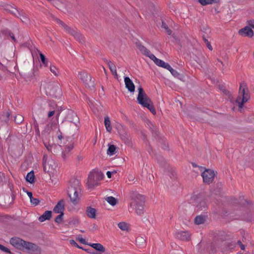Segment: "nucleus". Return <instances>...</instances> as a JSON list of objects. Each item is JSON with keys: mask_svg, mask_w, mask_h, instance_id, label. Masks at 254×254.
Returning <instances> with one entry per match:
<instances>
[{"mask_svg": "<svg viewBox=\"0 0 254 254\" xmlns=\"http://www.w3.org/2000/svg\"><path fill=\"white\" fill-rule=\"evenodd\" d=\"M10 243L20 250L26 249L31 254H40L41 249L36 245L24 241L23 239H10Z\"/></svg>", "mask_w": 254, "mask_h": 254, "instance_id": "f257e3e1", "label": "nucleus"}, {"mask_svg": "<svg viewBox=\"0 0 254 254\" xmlns=\"http://www.w3.org/2000/svg\"><path fill=\"white\" fill-rule=\"evenodd\" d=\"M81 184L78 180L74 179L71 182L70 186L68 188V195L71 202L76 204L80 199L81 195Z\"/></svg>", "mask_w": 254, "mask_h": 254, "instance_id": "f03ea898", "label": "nucleus"}, {"mask_svg": "<svg viewBox=\"0 0 254 254\" xmlns=\"http://www.w3.org/2000/svg\"><path fill=\"white\" fill-rule=\"evenodd\" d=\"M138 94L137 97V103L143 107L147 108L153 114H156L153 103L150 98L144 91L141 86L138 88Z\"/></svg>", "mask_w": 254, "mask_h": 254, "instance_id": "7ed1b4c3", "label": "nucleus"}, {"mask_svg": "<svg viewBox=\"0 0 254 254\" xmlns=\"http://www.w3.org/2000/svg\"><path fill=\"white\" fill-rule=\"evenodd\" d=\"M45 92L47 95L55 98H59L62 95L60 84L58 82H51L45 86Z\"/></svg>", "mask_w": 254, "mask_h": 254, "instance_id": "20e7f679", "label": "nucleus"}, {"mask_svg": "<svg viewBox=\"0 0 254 254\" xmlns=\"http://www.w3.org/2000/svg\"><path fill=\"white\" fill-rule=\"evenodd\" d=\"M43 167L44 171L50 175L56 171L58 167L57 162L51 157L44 154L43 157Z\"/></svg>", "mask_w": 254, "mask_h": 254, "instance_id": "39448f33", "label": "nucleus"}, {"mask_svg": "<svg viewBox=\"0 0 254 254\" xmlns=\"http://www.w3.org/2000/svg\"><path fill=\"white\" fill-rule=\"evenodd\" d=\"M103 177V175L98 171L91 172L89 176L87 182V186L88 188H93L98 185L99 182Z\"/></svg>", "mask_w": 254, "mask_h": 254, "instance_id": "423d86ee", "label": "nucleus"}, {"mask_svg": "<svg viewBox=\"0 0 254 254\" xmlns=\"http://www.w3.org/2000/svg\"><path fill=\"white\" fill-rule=\"evenodd\" d=\"M246 84L245 83L243 82L241 83L239 89V94L243 96L242 99L241 100V97H239L236 99V102L238 104V106L240 108H242L244 103L247 102L248 99L250 98V96L248 93H246Z\"/></svg>", "mask_w": 254, "mask_h": 254, "instance_id": "0eeeda50", "label": "nucleus"}, {"mask_svg": "<svg viewBox=\"0 0 254 254\" xmlns=\"http://www.w3.org/2000/svg\"><path fill=\"white\" fill-rule=\"evenodd\" d=\"M129 197L130 199V205L131 206L140 203V201H145L143 195L140 194L136 191H130L129 192Z\"/></svg>", "mask_w": 254, "mask_h": 254, "instance_id": "6e6552de", "label": "nucleus"}, {"mask_svg": "<svg viewBox=\"0 0 254 254\" xmlns=\"http://www.w3.org/2000/svg\"><path fill=\"white\" fill-rule=\"evenodd\" d=\"M78 77L85 84L86 86L92 88L94 86V81L92 80L91 77L85 71H81L78 73Z\"/></svg>", "mask_w": 254, "mask_h": 254, "instance_id": "1a4fd4ad", "label": "nucleus"}, {"mask_svg": "<svg viewBox=\"0 0 254 254\" xmlns=\"http://www.w3.org/2000/svg\"><path fill=\"white\" fill-rule=\"evenodd\" d=\"M215 175L214 171L211 169H205L201 174L203 182L208 184L213 181Z\"/></svg>", "mask_w": 254, "mask_h": 254, "instance_id": "9d476101", "label": "nucleus"}, {"mask_svg": "<svg viewBox=\"0 0 254 254\" xmlns=\"http://www.w3.org/2000/svg\"><path fill=\"white\" fill-rule=\"evenodd\" d=\"M194 205L196 211H200L205 209L207 206L206 199L203 197L197 198L194 202Z\"/></svg>", "mask_w": 254, "mask_h": 254, "instance_id": "9b49d317", "label": "nucleus"}, {"mask_svg": "<svg viewBox=\"0 0 254 254\" xmlns=\"http://www.w3.org/2000/svg\"><path fill=\"white\" fill-rule=\"evenodd\" d=\"M239 34L243 36L251 38L254 36V32L249 26H246L239 31Z\"/></svg>", "mask_w": 254, "mask_h": 254, "instance_id": "f8f14e48", "label": "nucleus"}, {"mask_svg": "<svg viewBox=\"0 0 254 254\" xmlns=\"http://www.w3.org/2000/svg\"><path fill=\"white\" fill-rule=\"evenodd\" d=\"M66 32L74 36V38L80 43H82L84 41L83 36L79 33L77 30L73 29L70 27V30H67Z\"/></svg>", "mask_w": 254, "mask_h": 254, "instance_id": "ddd939ff", "label": "nucleus"}, {"mask_svg": "<svg viewBox=\"0 0 254 254\" xmlns=\"http://www.w3.org/2000/svg\"><path fill=\"white\" fill-rule=\"evenodd\" d=\"M89 246L94 249L98 254H102L105 252V247L100 243H89Z\"/></svg>", "mask_w": 254, "mask_h": 254, "instance_id": "4468645a", "label": "nucleus"}, {"mask_svg": "<svg viewBox=\"0 0 254 254\" xmlns=\"http://www.w3.org/2000/svg\"><path fill=\"white\" fill-rule=\"evenodd\" d=\"M64 207V201L62 199L59 201L54 208L53 211L56 213H63Z\"/></svg>", "mask_w": 254, "mask_h": 254, "instance_id": "2eb2a0df", "label": "nucleus"}, {"mask_svg": "<svg viewBox=\"0 0 254 254\" xmlns=\"http://www.w3.org/2000/svg\"><path fill=\"white\" fill-rule=\"evenodd\" d=\"M150 59L158 66L166 68L169 64L164 62L163 61L157 58L154 55L151 56Z\"/></svg>", "mask_w": 254, "mask_h": 254, "instance_id": "dca6fc26", "label": "nucleus"}, {"mask_svg": "<svg viewBox=\"0 0 254 254\" xmlns=\"http://www.w3.org/2000/svg\"><path fill=\"white\" fill-rule=\"evenodd\" d=\"M125 83L126 87L130 92H133L135 90V86L131 81V80L128 77H125L124 78Z\"/></svg>", "mask_w": 254, "mask_h": 254, "instance_id": "f3484780", "label": "nucleus"}, {"mask_svg": "<svg viewBox=\"0 0 254 254\" xmlns=\"http://www.w3.org/2000/svg\"><path fill=\"white\" fill-rule=\"evenodd\" d=\"M73 147L74 145L73 143H70L65 147L64 150L62 152V157L64 159L70 155V151Z\"/></svg>", "mask_w": 254, "mask_h": 254, "instance_id": "a211bd4d", "label": "nucleus"}, {"mask_svg": "<svg viewBox=\"0 0 254 254\" xmlns=\"http://www.w3.org/2000/svg\"><path fill=\"white\" fill-rule=\"evenodd\" d=\"M137 48L140 51V52L146 57L149 58L150 59L151 56H153L154 55L151 54L150 51L148 50L146 47L141 44H137Z\"/></svg>", "mask_w": 254, "mask_h": 254, "instance_id": "6ab92c4d", "label": "nucleus"}, {"mask_svg": "<svg viewBox=\"0 0 254 254\" xmlns=\"http://www.w3.org/2000/svg\"><path fill=\"white\" fill-rule=\"evenodd\" d=\"M145 201H140V203H138V204H135L133 205L132 206L134 207L135 209V211L136 213L138 215H141L144 212V204Z\"/></svg>", "mask_w": 254, "mask_h": 254, "instance_id": "aec40b11", "label": "nucleus"}, {"mask_svg": "<svg viewBox=\"0 0 254 254\" xmlns=\"http://www.w3.org/2000/svg\"><path fill=\"white\" fill-rule=\"evenodd\" d=\"M104 61L107 64L112 74L117 77V72L116 66L110 60L105 59H104Z\"/></svg>", "mask_w": 254, "mask_h": 254, "instance_id": "412c9836", "label": "nucleus"}, {"mask_svg": "<svg viewBox=\"0 0 254 254\" xmlns=\"http://www.w3.org/2000/svg\"><path fill=\"white\" fill-rule=\"evenodd\" d=\"M52 217V211L47 210L41 216H40L38 220L39 221L43 222L46 220H50Z\"/></svg>", "mask_w": 254, "mask_h": 254, "instance_id": "4be33fe9", "label": "nucleus"}, {"mask_svg": "<svg viewBox=\"0 0 254 254\" xmlns=\"http://www.w3.org/2000/svg\"><path fill=\"white\" fill-rule=\"evenodd\" d=\"M177 238H189L190 234L189 231H178L176 233Z\"/></svg>", "mask_w": 254, "mask_h": 254, "instance_id": "5701e85b", "label": "nucleus"}, {"mask_svg": "<svg viewBox=\"0 0 254 254\" xmlns=\"http://www.w3.org/2000/svg\"><path fill=\"white\" fill-rule=\"evenodd\" d=\"M86 214L87 215L91 218H95L96 214V210L92 208L91 207H88L86 209Z\"/></svg>", "mask_w": 254, "mask_h": 254, "instance_id": "b1692460", "label": "nucleus"}, {"mask_svg": "<svg viewBox=\"0 0 254 254\" xmlns=\"http://www.w3.org/2000/svg\"><path fill=\"white\" fill-rule=\"evenodd\" d=\"M206 216L199 215L197 216L194 219V223L197 225L203 224L206 220Z\"/></svg>", "mask_w": 254, "mask_h": 254, "instance_id": "393cba45", "label": "nucleus"}, {"mask_svg": "<svg viewBox=\"0 0 254 254\" xmlns=\"http://www.w3.org/2000/svg\"><path fill=\"white\" fill-rule=\"evenodd\" d=\"M104 124L107 131L110 132L112 129V127L111 125V122L109 117L107 116L105 117Z\"/></svg>", "mask_w": 254, "mask_h": 254, "instance_id": "a878e982", "label": "nucleus"}, {"mask_svg": "<svg viewBox=\"0 0 254 254\" xmlns=\"http://www.w3.org/2000/svg\"><path fill=\"white\" fill-rule=\"evenodd\" d=\"M26 180L27 182L32 184L34 182V175L33 171H31L28 173L26 177Z\"/></svg>", "mask_w": 254, "mask_h": 254, "instance_id": "bb28decb", "label": "nucleus"}, {"mask_svg": "<svg viewBox=\"0 0 254 254\" xmlns=\"http://www.w3.org/2000/svg\"><path fill=\"white\" fill-rule=\"evenodd\" d=\"M218 1V0H198V2L202 5H206L208 4H212L214 3H216Z\"/></svg>", "mask_w": 254, "mask_h": 254, "instance_id": "cd10ccee", "label": "nucleus"}, {"mask_svg": "<svg viewBox=\"0 0 254 254\" xmlns=\"http://www.w3.org/2000/svg\"><path fill=\"white\" fill-rule=\"evenodd\" d=\"M105 199L112 206L115 205L117 203V200L113 196H108Z\"/></svg>", "mask_w": 254, "mask_h": 254, "instance_id": "c85d7f7f", "label": "nucleus"}, {"mask_svg": "<svg viewBox=\"0 0 254 254\" xmlns=\"http://www.w3.org/2000/svg\"><path fill=\"white\" fill-rule=\"evenodd\" d=\"M55 21L56 22V23L58 24H59L60 25H61L62 27H63L64 28V29L65 30V31L66 32L67 30H70V27L69 26H68L67 25H66L65 23H64L62 20H61L60 19H58V18H56L55 19Z\"/></svg>", "mask_w": 254, "mask_h": 254, "instance_id": "c756f323", "label": "nucleus"}, {"mask_svg": "<svg viewBox=\"0 0 254 254\" xmlns=\"http://www.w3.org/2000/svg\"><path fill=\"white\" fill-rule=\"evenodd\" d=\"M118 227L122 230L125 231L128 229L129 225L125 222H122L118 224Z\"/></svg>", "mask_w": 254, "mask_h": 254, "instance_id": "7c9ffc66", "label": "nucleus"}, {"mask_svg": "<svg viewBox=\"0 0 254 254\" xmlns=\"http://www.w3.org/2000/svg\"><path fill=\"white\" fill-rule=\"evenodd\" d=\"M10 116V114L8 112H6L5 113H3L0 116V120L4 121L5 122H7L9 120V117Z\"/></svg>", "mask_w": 254, "mask_h": 254, "instance_id": "2f4dec72", "label": "nucleus"}, {"mask_svg": "<svg viewBox=\"0 0 254 254\" xmlns=\"http://www.w3.org/2000/svg\"><path fill=\"white\" fill-rule=\"evenodd\" d=\"M116 150V147L114 145H111L109 146L107 154L110 155H113L115 154Z\"/></svg>", "mask_w": 254, "mask_h": 254, "instance_id": "473e14b6", "label": "nucleus"}, {"mask_svg": "<svg viewBox=\"0 0 254 254\" xmlns=\"http://www.w3.org/2000/svg\"><path fill=\"white\" fill-rule=\"evenodd\" d=\"M135 243L137 246L142 247L145 245V239H135Z\"/></svg>", "mask_w": 254, "mask_h": 254, "instance_id": "72a5a7b5", "label": "nucleus"}, {"mask_svg": "<svg viewBox=\"0 0 254 254\" xmlns=\"http://www.w3.org/2000/svg\"><path fill=\"white\" fill-rule=\"evenodd\" d=\"M50 69L51 72H52L55 76H58L59 74V70L54 65H51L50 67Z\"/></svg>", "mask_w": 254, "mask_h": 254, "instance_id": "f704fd0d", "label": "nucleus"}, {"mask_svg": "<svg viewBox=\"0 0 254 254\" xmlns=\"http://www.w3.org/2000/svg\"><path fill=\"white\" fill-rule=\"evenodd\" d=\"M167 69H168V70H169L170 71V72L171 73V74L174 75V76H177L179 75V73L177 72V70H176L175 69H173L171 66L170 64L168 65V66H167V67L166 68Z\"/></svg>", "mask_w": 254, "mask_h": 254, "instance_id": "c9c22d12", "label": "nucleus"}, {"mask_svg": "<svg viewBox=\"0 0 254 254\" xmlns=\"http://www.w3.org/2000/svg\"><path fill=\"white\" fill-rule=\"evenodd\" d=\"M40 59L41 60L42 63L45 66H48V61L46 60L45 56L42 54H40Z\"/></svg>", "mask_w": 254, "mask_h": 254, "instance_id": "e433bc0d", "label": "nucleus"}, {"mask_svg": "<svg viewBox=\"0 0 254 254\" xmlns=\"http://www.w3.org/2000/svg\"><path fill=\"white\" fill-rule=\"evenodd\" d=\"M23 120H24L23 117L20 115H18L15 117L14 120H15V122L16 124H18L22 123L23 122Z\"/></svg>", "mask_w": 254, "mask_h": 254, "instance_id": "4c0bfd02", "label": "nucleus"}, {"mask_svg": "<svg viewBox=\"0 0 254 254\" xmlns=\"http://www.w3.org/2000/svg\"><path fill=\"white\" fill-rule=\"evenodd\" d=\"M48 106L50 110L56 109L57 108L56 103L53 101H49L48 102Z\"/></svg>", "mask_w": 254, "mask_h": 254, "instance_id": "58836bf2", "label": "nucleus"}, {"mask_svg": "<svg viewBox=\"0 0 254 254\" xmlns=\"http://www.w3.org/2000/svg\"><path fill=\"white\" fill-rule=\"evenodd\" d=\"M69 243L72 246H74L81 250L83 249V247L79 246L77 242H75L73 239H70Z\"/></svg>", "mask_w": 254, "mask_h": 254, "instance_id": "ea45409f", "label": "nucleus"}, {"mask_svg": "<svg viewBox=\"0 0 254 254\" xmlns=\"http://www.w3.org/2000/svg\"><path fill=\"white\" fill-rule=\"evenodd\" d=\"M64 213H60L55 218V222L57 223H60L62 222L63 219Z\"/></svg>", "mask_w": 254, "mask_h": 254, "instance_id": "a19ab883", "label": "nucleus"}, {"mask_svg": "<svg viewBox=\"0 0 254 254\" xmlns=\"http://www.w3.org/2000/svg\"><path fill=\"white\" fill-rule=\"evenodd\" d=\"M0 250L6 253L10 254H12V253L11 252V251H10V250L9 249L3 246V245H2L1 244H0Z\"/></svg>", "mask_w": 254, "mask_h": 254, "instance_id": "79ce46f5", "label": "nucleus"}, {"mask_svg": "<svg viewBox=\"0 0 254 254\" xmlns=\"http://www.w3.org/2000/svg\"><path fill=\"white\" fill-rule=\"evenodd\" d=\"M30 202L33 205H34V206H36L39 203L40 200H39V199L37 198H34L33 197L32 198L30 199Z\"/></svg>", "mask_w": 254, "mask_h": 254, "instance_id": "37998d69", "label": "nucleus"}, {"mask_svg": "<svg viewBox=\"0 0 254 254\" xmlns=\"http://www.w3.org/2000/svg\"><path fill=\"white\" fill-rule=\"evenodd\" d=\"M82 250L86 251L87 253H88L90 254H98L97 252H95V251H94L92 249H90V248L85 249V248H83V249H82Z\"/></svg>", "mask_w": 254, "mask_h": 254, "instance_id": "c03bdc74", "label": "nucleus"}, {"mask_svg": "<svg viewBox=\"0 0 254 254\" xmlns=\"http://www.w3.org/2000/svg\"><path fill=\"white\" fill-rule=\"evenodd\" d=\"M213 236L214 237H215V238H216V237H222L225 236V235H224V232H215L214 233V236Z\"/></svg>", "mask_w": 254, "mask_h": 254, "instance_id": "a18cd8bd", "label": "nucleus"}, {"mask_svg": "<svg viewBox=\"0 0 254 254\" xmlns=\"http://www.w3.org/2000/svg\"><path fill=\"white\" fill-rule=\"evenodd\" d=\"M5 34L8 35L14 42L16 41L14 35L10 31H7Z\"/></svg>", "mask_w": 254, "mask_h": 254, "instance_id": "49530a36", "label": "nucleus"}, {"mask_svg": "<svg viewBox=\"0 0 254 254\" xmlns=\"http://www.w3.org/2000/svg\"><path fill=\"white\" fill-rule=\"evenodd\" d=\"M76 240H77L79 243H81V244H84V245H88L89 246V243L87 241H86V239H76Z\"/></svg>", "mask_w": 254, "mask_h": 254, "instance_id": "de8ad7c7", "label": "nucleus"}, {"mask_svg": "<svg viewBox=\"0 0 254 254\" xmlns=\"http://www.w3.org/2000/svg\"><path fill=\"white\" fill-rule=\"evenodd\" d=\"M248 25L251 27V28L254 29V20H250L248 21Z\"/></svg>", "mask_w": 254, "mask_h": 254, "instance_id": "09e8293b", "label": "nucleus"}, {"mask_svg": "<svg viewBox=\"0 0 254 254\" xmlns=\"http://www.w3.org/2000/svg\"><path fill=\"white\" fill-rule=\"evenodd\" d=\"M243 238H245L246 237H248V234L244 230H241L240 231Z\"/></svg>", "mask_w": 254, "mask_h": 254, "instance_id": "8fccbe9b", "label": "nucleus"}, {"mask_svg": "<svg viewBox=\"0 0 254 254\" xmlns=\"http://www.w3.org/2000/svg\"><path fill=\"white\" fill-rule=\"evenodd\" d=\"M55 109L50 110V111L49 112V113L48 114V117L49 118L51 117L52 116H53L54 115V114L55 113Z\"/></svg>", "mask_w": 254, "mask_h": 254, "instance_id": "3c124183", "label": "nucleus"}, {"mask_svg": "<svg viewBox=\"0 0 254 254\" xmlns=\"http://www.w3.org/2000/svg\"><path fill=\"white\" fill-rule=\"evenodd\" d=\"M238 244L239 245V246H240V248H241V250H245V245H244L242 243V242H241V241L240 240H239V241H238Z\"/></svg>", "mask_w": 254, "mask_h": 254, "instance_id": "603ef678", "label": "nucleus"}, {"mask_svg": "<svg viewBox=\"0 0 254 254\" xmlns=\"http://www.w3.org/2000/svg\"><path fill=\"white\" fill-rule=\"evenodd\" d=\"M34 127H35V131L37 132V133H40V130H39V127H38V125L37 123H36L34 124Z\"/></svg>", "mask_w": 254, "mask_h": 254, "instance_id": "864d4df0", "label": "nucleus"}, {"mask_svg": "<svg viewBox=\"0 0 254 254\" xmlns=\"http://www.w3.org/2000/svg\"><path fill=\"white\" fill-rule=\"evenodd\" d=\"M207 47L208 48V49L210 51H212L213 50V48L211 46L210 43L209 42L208 43L206 44Z\"/></svg>", "mask_w": 254, "mask_h": 254, "instance_id": "5fc2aeb1", "label": "nucleus"}, {"mask_svg": "<svg viewBox=\"0 0 254 254\" xmlns=\"http://www.w3.org/2000/svg\"><path fill=\"white\" fill-rule=\"evenodd\" d=\"M45 147L47 148V149H48V151H52V146L50 145H47L46 144H45Z\"/></svg>", "mask_w": 254, "mask_h": 254, "instance_id": "6e6d98bb", "label": "nucleus"}, {"mask_svg": "<svg viewBox=\"0 0 254 254\" xmlns=\"http://www.w3.org/2000/svg\"><path fill=\"white\" fill-rule=\"evenodd\" d=\"M162 27L165 29V30L168 29V28L167 24L163 21H162Z\"/></svg>", "mask_w": 254, "mask_h": 254, "instance_id": "4d7b16f0", "label": "nucleus"}, {"mask_svg": "<svg viewBox=\"0 0 254 254\" xmlns=\"http://www.w3.org/2000/svg\"><path fill=\"white\" fill-rule=\"evenodd\" d=\"M112 172H111L110 171L107 172L106 175H107L108 178H111V176H112Z\"/></svg>", "mask_w": 254, "mask_h": 254, "instance_id": "13d9d810", "label": "nucleus"}, {"mask_svg": "<svg viewBox=\"0 0 254 254\" xmlns=\"http://www.w3.org/2000/svg\"><path fill=\"white\" fill-rule=\"evenodd\" d=\"M27 194L28 196H29V197L30 198V199L32 198L33 196H32V193L31 192L27 191Z\"/></svg>", "mask_w": 254, "mask_h": 254, "instance_id": "bf43d9fd", "label": "nucleus"}, {"mask_svg": "<svg viewBox=\"0 0 254 254\" xmlns=\"http://www.w3.org/2000/svg\"><path fill=\"white\" fill-rule=\"evenodd\" d=\"M167 34L170 35L172 34V31L168 28V29L165 30Z\"/></svg>", "mask_w": 254, "mask_h": 254, "instance_id": "052dcab7", "label": "nucleus"}, {"mask_svg": "<svg viewBox=\"0 0 254 254\" xmlns=\"http://www.w3.org/2000/svg\"><path fill=\"white\" fill-rule=\"evenodd\" d=\"M72 116L73 117H74L76 119L75 121H76L77 123H78V117H77V116H76L75 114H73V113L72 114Z\"/></svg>", "mask_w": 254, "mask_h": 254, "instance_id": "680f3d73", "label": "nucleus"}, {"mask_svg": "<svg viewBox=\"0 0 254 254\" xmlns=\"http://www.w3.org/2000/svg\"><path fill=\"white\" fill-rule=\"evenodd\" d=\"M203 40H204V41L205 44H206V43L209 42L208 40L207 39H206L205 37H203Z\"/></svg>", "mask_w": 254, "mask_h": 254, "instance_id": "e2e57ef3", "label": "nucleus"}, {"mask_svg": "<svg viewBox=\"0 0 254 254\" xmlns=\"http://www.w3.org/2000/svg\"><path fill=\"white\" fill-rule=\"evenodd\" d=\"M104 254H111V253H110V252H105V253H104Z\"/></svg>", "mask_w": 254, "mask_h": 254, "instance_id": "0e129e2a", "label": "nucleus"}, {"mask_svg": "<svg viewBox=\"0 0 254 254\" xmlns=\"http://www.w3.org/2000/svg\"><path fill=\"white\" fill-rule=\"evenodd\" d=\"M71 122H73L75 125H76V122H74L73 121H70Z\"/></svg>", "mask_w": 254, "mask_h": 254, "instance_id": "69168bd1", "label": "nucleus"}, {"mask_svg": "<svg viewBox=\"0 0 254 254\" xmlns=\"http://www.w3.org/2000/svg\"><path fill=\"white\" fill-rule=\"evenodd\" d=\"M58 137H59V138L61 139V138H62V136H61V135H60V136L59 135V136H58Z\"/></svg>", "mask_w": 254, "mask_h": 254, "instance_id": "338daca9", "label": "nucleus"}, {"mask_svg": "<svg viewBox=\"0 0 254 254\" xmlns=\"http://www.w3.org/2000/svg\"><path fill=\"white\" fill-rule=\"evenodd\" d=\"M218 62H219V63H221V64H222V62H221V61H218Z\"/></svg>", "mask_w": 254, "mask_h": 254, "instance_id": "774afa93", "label": "nucleus"}]
</instances>
